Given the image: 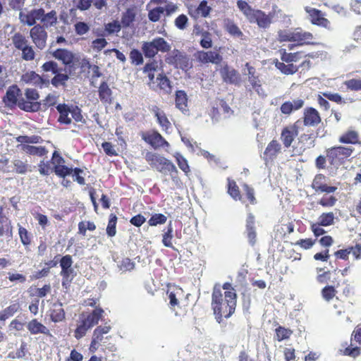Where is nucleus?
Returning <instances> with one entry per match:
<instances>
[{"label": "nucleus", "instance_id": "obj_1", "mask_svg": "<svg viewBox=\"0 0 361 361\" xmlns=\"http://www.w3.org/2000/svg\"><path fill=\"white\" fill-rule=\"evenodd\" d=\"M224 299L221 288L214 286L212 293V308L216 321L220 323L222 317L228 318L235 312L236 307V293L233 291H225Z\"/></svg>", "mask_w": 361, "mask_h": 361}, {"label": "nucleus", "instance_id": "obj_2", "mask_svg": "<svg viewBox=\"0 0 361 361\" xmlns=\"http://www.w3.org/2000/svg\"><path fill=\"white\" fill-rule=\"evenodd\" d=\"M3 102L7 107L13 108L17 106L20 109L27 112H35L40 109L41 102L25 101L22 97V91L16 85L8 87Z\"/></svg>", "mask_w": 361, "mask_h": 361}, {"label": "nucleus", "instance_id": "obj_3", "mask_svg": "<svg viewBox=\"0 0 361 361\" xmlns=\"http://www.w3.org/2000/svg\"><path fill=\"white\" fill-rule=\"evenodd\" d=\"M145 159L152 167L161 173H169L171 176H173V173H178L176 166L171 161L159 154L148 152L146 153Z\"/></svg>", "mask_w": 361, "mask_h": 361}, {"label": "nucleus", "instance_id": "obj_4", "mask_svg": "<svg viewBox=\"0 0 361 361\" xmlns=\"http://www.w3.org/2000/svg\"><path fill=\"white\" fill-rule=\"evenodd\" d=\"M72 257L66 255L61 257L60 266L61 267V276H62V286L67 288L73 279L76 273L72 267Z\"/></svg>", "mask_w": 361, "mask_h": 361}, {"label": "nucleus", "instance_id": "obj_5", "mask_svg": "<svg viewBox=\"0 0 361 361\" xmlns=\"http://www.w3.org/2000/svg\"><path fill=\"white\" fill-rule=\"evenodd\" d=\"M353 152L351 147H334L326 149V158L331 165H334L349 157Z\"/></svg>", "mask_w": 361, "mask_h": 361}, {"label": "nucleus", "instance_id": "obj_6", "mask_svg": "<svg viewBox=\"0 0 361 361\" xmlns=\"http://www.w3.org/2000/svg\"><path fill=\"white\" fill-rule=\"evenodd\" d=\"M165 61L170 65L175 66L181 69L187 68L189 66V58L184 53L178 49H173L167 52Z\"/></svg>", "mask_w": 361, "mask_h": 361}, {"label": "nucleus", "instance_id": "obj_7", "mask_svg": "<svg viewBox=\"0 0 361 361\" xmlns=\"http://www.w3.org/2000/svg\"><path fill=\"white\" fill-rule=\"evenodd\" d=\"M30 35L35 46L42 50L46 47L47 32L41 25L38 24L32 27L30 31Z\"/></svg>", "mask_w": 361, "mask_h": 361}, {"label": "nucleus", "instance_id": "obj_8", "mask_svg": "<svg viewBox=\"0 0 361 361\" xmlns=\"http://www.w3.org/2000/svg\"><path fill=\"white\" fill-rule=\"evenodd\" d=\"M328 178L324 175L319 173L315 176L312 187L316 192L332 193L337 190V187L327 185Z\"/></svg>", "mask_w": 361, "mask_h": 361}, {"label": "nucleus", "instance_id": "obj_9", "mask_svg": "<svg viewBox=\"0 0 361 361\" xmlns=\"http://www.w3.org/2000/svg\"><path fill=\"white\" fill-rule=\"evenodd\" d=\"M21 81L25 84L39 87L40 88L47 86L49 84V80L42 78L35 71H28L23 74Z\"/></svg>", "mask_w": 361, "mask_h": 361}, {"label": "nucleus", "instance_id": "obj_10", "mask_svg": "<svg viewBox=\"0 0 361 361\" xmlns=\"http://www.w3.org/2000/svg\"><path fill=\"white\" fill-rule=\"evenodd\" d=\"M142 138L154 149L169 146V143L157 131L142 133Z\"/></svg>", "mask_w": 361, "mask_h": 361}, {"label": "nucleus", "instance_id": "obj_11", "mask_svg": "<svg viewBox=\"0 0 361 361\" xmlns=\"http://www.w3.org/2000/svg\"><path fill=\"white\" fill-rule=\"evenodd\" d=\"M272 17L271 13L267 15L261 10H255L248 20L251 23H256L261 28H267L271 23Z\"/></svg>", "mask_w": 361, "mask_h": 361}, {"label": "nucleus", "instance_id": "obj_12", "mask_svg": "<svg viewBox=\"0 0 361 361\" xmlns=\"http://www.w3.org/2000/svg\"><path fill=\"white\" fill-rule=\"evenodd\" d=\"M195 57L199 62L202 63L219 64L222 61V56L215 51H200L196 53Z\"/></svg>", "mask_w": 361, "mask_h": 361}, {"label": "nucleus", "instance_id": "obj_13", "mask_svg": "<svg viewBox=\"0 0 361 361\" xmlns=\"http://www.w3.org/2000/svg\"><path fill=\"white\" fill-rule=\"evenodd\" d=\"M220 73L224 82L226 83L235 85L240 84V79L239 73L237 71L228 66L227 64H225L220 69Z\"/></svg>", "mask_w": 361, "mask_h": 361}, {"label": "nucleus", "instance_id": "obj_14", "mask_svg": "<svg viewBox=\"0 0 361 361\" xmlns=\"http://www.w3.org/2000/svg\"><path fill=\"white\" fill-rule=\"evenodd\" d=\"M299 123L300 121H298L294 125L289 126L282 130L281 135V140H282L286 147H289L291 145L295 137L298 135V128Z\"/></svg>", "mask_w": 361, "mask_h": 361}, {"label": "nucleus", "instance_id": "obj_15", "mask_svg": "<svg viewBox=\"0 0 361 361\" xmlns=\"http://www.w3.org/2000/svg\"><path fill=\"white\" fill-rule=\"evenodd\" d=\"M305 11L308 13L310 21L312 24L319 25L324 27H328L330 22L328 19L323 17L322 12L316 8L305 7Z\"/></svg>", "mask_w": 361, "mask_h": 361}, {"label": "nucleus", "instance_id": "obj_16", "mask_svg": "<svg viewBox=\"0 0 361 361\" xmlns=\"http://www.w3.org/2000/svg\"><path fill=\"white\" fill-rule=\"evenodd\" d=\"M245 66L247 69V80L252 86V88L255 90L259 96H265V93L261 87L260 80L258 76L255 75V68L250 66L248 63L245 64Z\"/></svg>", "mask_w": 361, "mask_h": 361}, {"label": "nucleus", "instance_id": "obj_17", "mask_svg": "<svg viewBox=\"0 0 361 361\" xmlns=\"http://www.w3.org/2000/svg\"><path fill=\"white\" fill-rule=\"evenodd\" d=\"M304 125L306 126H315L321 122L319 112L312 107L304 110L303 115Z\"/></svg>", "mask_w": 361, "mask_h": 361}, {"label": "nucleus", "instance_id": "obj_18", "mask_svg": "<svg viewBox=\"0 0 361 361\" xmlns=\"http://www.w3.org/2000/svg\"><path fill=\"white\" fill-rule=\"evenodd\" d=\"M103 313L104 310L99 307L94 309L92 312L89 314H85L82 313L80 316L79 319L92 328L98 324L99 320L102 318Z\"/></svg>", "mask_w": 361, "mask_h": 361}, {"label": "nucleus", "instance_id": "obj_19", "mask_svg": "<svg viewBox=\"0 0 361 361\" xmlns=\"http://www.w3.org/2000/svg\"><path fill=\"white\" fill-rule=\"evenodd\" d=\"M111 329V328L109 325H105L104 326H97L93 332L92 338L90 344V349L97 350L99 347V344L104 339V334H108Z\"/></svg>", "mask_w": 361, "mask_h": 361}, {"label": "nucleus", "instance_id": "obj_20", "mask_svg": "<svg viewBox=\"0 0 361 361\" xmlns=\"http://www.w3.org/2000/svg\"><path fill=\"white\" fill-rule=\"evenodd\" d=\"M51 55L56 59L61 61L64 65L72 64L75 60L74 54L65 49H57L51 53Z\"/></svg>", "mask_w": 361, "mask_h": 361}, {"label": "nucleus", "instance_id": "obj_21", "mask_svg": "<svg viewBox=\"0 0 361 361\" xmlns=\"http://www.w3.org/2000/svg\"><path fill=\"white\" fill-rule=\"evenodd\" d=\"M27 329L31 334H42L51 336L49 329L36 319H32L27 323Z\"/></svg>", "mask_w": 361, "mask_h": 361}, {"label": "nucleus", "instance_id": "obj_22", "mask_svg": "<svg viewBox=\"0 0 361 361\" xmlns=\"http://www.w3.org/2000/svg\"><path fill=\"white\" fill-rule=\"evenodd\" d=\"M246 232L249 243L253 246L256 243V231L255 227V216L249 213L246 219Z\"/></svg>", "mask_w": 361, "mask_h": 361}, {"label": "nucleus", "instance_id": "obj_23", "mask_svg": "<svg viewBox=\"0 0 361 361\" xmlns=\"http://www.w3.org/2000/svg\"><path fill=\"white\" fill-rule=\"evenodd\" d=\"M56 109L59 113L58 121L63 124H71L72 122L70 114H71V106L66 104H59L56 106Z\"/></svg>", "mask_w": 361, "mask_h": 361}, {"label": "nucleus", "instance_id": "obj_24", "mask_svg": "<svg viewBox=\"0 0 361 361\" xmlns=\"http://www.w3.org/2000/svg\"><path fill=\"white\" fill-rule=\"evenodd\" d=\"M294 42L302 45L304 44H311V41L314 39V37L312 33L304 31L300 27H297L294 29Z\"/></svg>", "mask_w": 361, "mask_h": 361}, {"label": "nucleus", "instance_id": "obj_25", "mask_svg": "<svg viewBox=\"0 0 361 361\" xmlns=\"http://www.w3.org/2000/svg\"><path fill=\"white\" fill-rule=\"evenodd\" d=\"M50 319L54 323L62 322L65 319V311L61 302H55L50 310Z\"/></svg>", "mask_w": 361, "mask_h": 361}, {"label": "nucleus", "instance_id": "obj_26", "mask_svg": "<svg viewBox=\"0 0 361 361\" xmlns=\"http://www.w3.org/2000/svg\"><path fill=\"white\" fill-rule=\"evenodd\" d=\"M40 22L42 24L41 26L44 27V29L55 26L57 23L56 11L51 10L50 12L45 13V11L43 9V14Z\"/></svg>", "mask_w": 361, "mask_h": 361}, {"label": "nucleus", "instance_id": "obj_27", "mask_svg": "<svg viewBox=\"0 0 361 361\" xmlns=\"http://www.w3.org/2000/svg\"><path fill=\"white\" fill-rule=\"evenodd\" d=\"M18 147L20 148L26 154L33 156L42 157L48 152L47 149L42 146L20 145H18Z\"/></svg>", "mask_w": 361, "mask_h": 361}, {"label": "nucleus", "instance_id": "obj_28", "mask_svg": "<svg viewBox=\"0 0 361 361\" xmlns=\"http://www.w3.org/2000/svg\"><path fill=\"white\" fill-rule=\"evenodd\" d=\"M99 97L103 104H110L111 103L112 91L107 82L103 81L99 87Z\"/></svg>", "mask_w": 361, "mask_h": 361}, {"label": "nucleus", "instance_id": "obj_29", "mask_svg": "<svg viewBox=\"0 0 361 361\" xmlns=\"http://www.w3.org/2000/svg\"><path fill=\"white\" fill-rule=\"evenodd\" d=\"M304 105V101L301 99H297L291 102H286L281 106V111L283 114H290L293 111H296L302 108Z\"/></svg>", "mask_w": 361, "mask_h": 361}, {"label": "nucleus", "instance_id": "obj_30", "mask_svg": "<svg viewBox=\"0 0 361 361\" xmlns=\"http://www.w3.org/2000/svg\"><path fill=\"white\" fill-rule=\"evenodd\" d=\"M151 42L157 54H158V52L166 53L171 50V44L163 37H157L152 39Z\"/></svg>", "mask_w": 361, "mask_h": 361}, {"label": "nucleus", "instance_id": "obj_31", "mask_svg": "<svg viewBox=\"0 0 361 361\" xmlns=\"http://www.w3.org/2000/svg\"><path fill=\"white\" fill-rule=\"evenodd\" d=\"M281 146L280 143L277 140H274L268 144L264 151V154L269 157L270 159H273L276 158L277 154L281 152Z\"/></svg>", "mask_w": 361, "mask_h": 361}, {"label": "nucleus", "instance_id": "obj_32", "mask_svg": "<svg viewBox=\"0 0 361 361\" xmlns=\"http://www.w3.org/2000/svg\"><path fill=\"white\" fill-rule=\"evenodd\" d=\"M359 141L358 133L353 130H349L339 137V142L345 144H357Z\"/></svg>", "mask_w": 361, "mask_h": 361}, {"label": "nucleus", "instance_id": "obj_33", "mask_svg": "<svg viewBox=\"0 0 361 361\" xmlns=\"http://www.w3.org/2000/svg\"><path fill=\"white\" fill-rule=\"evenodd\" d=\"M15 171L18 174H25L27 171H30V166L26 161L20 159H14L12 161Z\"/></svg>", "mask_w": 361, "mask_h": 361}, {"label": "nucleus", "instance_id": "obj_34", "mask_svg": "<svg viewBox=\"0 0 361 361\" xmlns=\"http://www.w3.org/2000/svg\"><path fill=\"white\" fill-rule=\"evenodd\" d=\"M188 97L185 91L178 90L176 93V106L182 111L186 110Z\"/></svg>", "mask_w": 361, "mask_h": 361}, {"label": "nucleus", "instance_id": "obj_35", "mask_svg": "<svg viewBox=\"0 0 361 361\" xmlns=\"http://www.w3.org/2000/svg\"><path fill=\"white\" fill-rule=\"evenodd\" d=\"M115 262L117 263L118 269L122 272L130 271L135 269V262H132L128 257H125L118 261L115 259Z\"/></svg>", "mask_w": 361, "mask_h": 361}, {"label": "nucleus", "instance_id": "obj_36", "mask_svg": "<svg viewBox=\"0 0 361 361\" xmlns=\"http://www.w3.org/2000/svg\"><path fill=\"white\" fill-rule=\"evenodd\" d=\"M276 67L283 74L293 75L298 71V68L293 63L285 64L283 62L276 61Z\"/></svg>", "mask_w": 361, "mask_h": 361}, {"label": "nucleus", "instance_id": "obj_37", "mask_svg": "<svg viewBox=\"0 0 361 361\" xmlns=\"http://www.w3.org/2000/svg\"><path fill=\"white\" fill-rule=\"evenodd\" d=\"M157 81L160 89L165 93L169 94L171 92L172 86L169 79L166 75L159 74L157 77Z\"/></svg>", "mask_w": 361, "mask_h": 361}, {"label": "nucleus", "instance_id": "obj_38", "mask_svg": "<svg viewBox=\"0 0 361 361\" xmlns=\"http://www.w3.org/2000/svg\"><path fill=\"white\" fill-rule=\"evenodd\" d=\"M20 309L18 303H13L5 308L3 311L0 312V320L5 321L8 318L12 317Z\"/></svg>", "mask_w": 361, "mask_h": 361}, {"label": "nucleus", "instance_id": "obj_39", "mask_svg": "<svg viewBox=\"0 0 361 361\" xmlns=\"http://www.w3.org/2000/svg\"><path fill=\"white\" fill-rule=\"evenodd\" d=\"M11 40L13 46L18 50H21L28 43L26 37L20 32L15 33L11 37Z\"/></svg>", "mask_w": 361, "mask_h": 361}, {"label": "nucleus", "instance_id": "obj_40", "mask_svg": "<svg viewBox=\"0 0 361 361\" xmlns=\"http://www.w3.org/2000/svg\"><path fill=\"white\" fill-rule=\"evenodd\" d=\"M224 25L226 31L231 35L237 37L243 36V32L233 21L229 19L224 20Z\"/></svg>", "mask_w": 361, "mask_h": 361}, {"label": "nucleus", "instance_id": "obj_41", "mask_svg": "<svg viewBox=\"0 0 361 361\" xmlns=\"http://www.w3.org/2000/svg\"><path fill=\"white\" fill-rule=\"evenodd\" d=\"M135 13L132 8H128L122 15L121 23L123 27H128L135 20Z\"/></svg>", "mask_w": 361, "mask_h": 361}, {"label": "nucleus", "instance_id": "obj_42", "mask_svg": "<svg viewBox=\"0 0 361 361\" xmlns=\"http://www.w3.org/2000/svg\"><path fill=\"white\" fill-rule=\"evenodd\" d=\"M172 238H173V227H172V222L170 221L167 228L166 231L163 234V238H162V243L164 246L167 247H171L173 248V244H172Z\"/></svg>", "mask_w": 361, "mask_h": 361}, {"label": "nucleus", "instance_id": "obj_43", "mask_svg": "<svg viewBox=\"0 0 361 361\" xmlns=\"http://www.w3.org/2000/svg\"><path fill=\"white\" fill-rule=\"evenodd\" d=\"M54 75V77L51 80V85L56 87L59 85L65 86L66 81L69 79L68 75L67 73H59V71Z\"/></svg>", "mask_w": 361, "mask_h": 361}, {"label": "nucleus", "instance_id": "obj_44", "mask_svg": "<svg viewBox=\"0 0 361 361\" xmlns=\"http://www.w3.org/2000/svg\"><path fill=\"white\" fill-rule=\"evenodd\" d=\"M142 51L146 58H154L157 54L156 53L154 47L151 42H143L142 44Z\"/></svg>", "mask_w": 361, "mask_h": 361}, {"label": "nucleus", "instance_id": "obj_45", "mask_svg": "<svg viewBox=\"0 0 361 361\" xmlns=\"http://www.w3.org/2000/svg\"><path fill=\"white\" fill-rule=\"evenodd\" d=\"M53 171L59 177L65 178L72 173L73 169L65 165H55L53 167Z\"/></svg>", "mask_w": 361, "mask_h": 361}, {"label": "nucleus", "instance_id": "obj_46", "mask_svg": "<svg viewBox=\"0 0 361 361\" xmlns=\"http://www.w3.org/2000/svg\"><path fill=\"white\" fill-rule=\"evenodd\" d=\"M91 327L84 323L82 320L79 319L78 324L75 330L74 336L77 339H80L85 336L87 331L90 330Z\"/></svg>", "mask_w": 361, "mask_h": 361}, {"label": "nucleus", "instance_id": "obj_47", "mask_svg": "<svg viewBox=\"0 0 361 361\" xmlns=\"http://www.w3.org/2000/svg\"><path fill=\"white\" fill-rule=\"evenodd\" d=\"M334 214L333 212L323 213L318 218V223L322 226H331L334 224Z\"/></svg>", "mask_w": 361, "mask_h": 361}, {"label": "nucleus", "instance_id": "obj_48", "mask_svg": "<svg viewBox=\"0 0 361 361\" xmlns=\"http://www.w3.org/2000/svg\"><path fill=\"white\" fill-rule=\"evenodd\" d=\"M164 13V8L157 6L148 13V18L151 22L156 23L159 20L161 16Z\"/></svg>", "mask_w": 361, "mask_h": 361}, {"label": "nucleus", "instance_id": "obj_49", "mask_svg": "<svg viewBox=\"0 0 361 361\" xmlns=\"http://www.w3.org/2000/svg\"><path fill=\"white\" fill-rule=\"evenodd\" d=\"M238 8L245 16L247 20L250 18L255 9L251 8V6L244 1H238L237 3Z\"/></svg>", "mask_w": 361, "mask_h": 361}, {"label": "nucleus", "instance_id": "obj_50", "mask_svg": "<svg viewBox=\"0 0 361 361\" xmlns=\"http://www.w3.org/2000/svg\"><path fill=\"white\" fill-rule=\"evenodd\" d=\"M117 223V217L115 214H111L109 223L106 227V233L109 236L113 237L116 233V226Z\"/></svg>", "mask_w": 361, "mask_h": 361}, {"label": "nucleus", "instance_id": "obj_51", "mask_svg": "<svg viewBox=\"0 0 361 361\" xmlns=\"http://www.w3.org/2000/svg\"><path fill=\"white\" fill-rule=\"evenodd\" d=\"M130 59L133 64L136 66L141 65L143 63L142 53L137 49H133L130 52Z\"/></svg>", "mask_w": 361, "mask_h": 361}, {"label": "nucleus", "instance_id": "obj_52", "mask_svg": "<svg viewBox=\"0 0 361 361\" xmlns=\"http://www.w3.org/2000/svg\"><path fill=\"white\" fill-rule=\"evenodd\" d=\"M176 162L179 168L185 173L188 174L190 172V167L188 164L186 159L182 156L180 153H176L174 155Z\"/></svg>", "mask_w": 361, "mask_h": 361}, {"label": "nucleus", "instance_id": "obj_53", "mask_svg": "<svg viewBox=\"0 0 361 361\" xmlns=\"http://www.w3.org/2000/svg\"><path fill=\"white\" fill-rule=\"evenodd\" d=\"M22 55L21 57L25 61H32L35 57V52L34 51L33 47L28 44L23 47L21 50Z\"/></svg>", "mask_w": 361, "mask_h": 361}, {"label": "nucleus", "instance_id": "obj_54", "mask_svg": "<svg viewBox=\"0 0 361 361\" xmlns=\"http://www.w3.org/2000/svg\"><path fill=\"white\" fill-rule=\"evenodd\" d=\"M343 84L349 90L361 91V79H350L345 80Z\"/></svg>", "mask_w": 361, "mask_h": 361}, {"label": "nucleus", "instance_id": "obj_55", "mask_svg": "<svg viewBox=\"0 0 361 361\" xmlns=\"http://www.w3.org/2000/svg\"><path fill=\"white\" fill-rule=\"evenodd\" d=\"M155 116L157 118L159 124L161 126L163 130H167L171 126V123L169 121L164 113L163 111H157L155 113Z\"/></svg>", "mask_w": 361, "mask_h": 361}, {"label": "nucleus", "instance_id": "obj_56", "mask_svg": "<svg viewBox=\"0 0 361 361\" xmlns=\"http://www.w3.org/2000/svg\"><path fill=\"white\" fill-rule=\"evenodd\" d=\"M211 11L212 8L207 5V1H202L196 8L197 13L203 18H207Z\"/></svg>", "mask_w": 361, "mask_h": 361}, {"label": "nucleus", "instance_id": "obj_57", "mask_svg": "<svg viewBox=\"0 0 361 361\" xmlns=\"http://www.w3.org/2000/svg\"><path fill=\"white\" fill-rule=\"evenodd\" d=\"M167 217L162 214H155L151 216L148 221V224L152 226L166 223Z\"/></svg>", "mask_w": 361, "mask_h": 361}, {"label": "nucleus", "instance_id": "obj_58", "mask_svg": "<svg viewBox=\"0 0 361 361\" xmlns=\"http://www.w3.org/2000/svg\"><path fill=\"white\" fill-rule=\"evenodd\" d=\"M228 192L229 195L234 199L238 200L240 199V191L238 190V187L237 186L234 180H228Z\"/></svg>", "mask_w": 361, "mask_h": 361}, {"label": "nucleus", "instance_id": "obj_59", "mask_svg": "<svg viewBox=\"0 0 361 361\" xmlns=\"http://www.w3.org/2000/svg\"><path fill=\"white\" fill-rule=\"evenodd\" d=\"M42 69L44 72H51L52 74H56L59 71L57 63L54 61L45 62L42 66Z\"/></svg>", "mask_w": 361, "mask_h": 361}, {"label": "nucleus", "instance_id": "obj_60", "mask_svg": "<svg viewBox=\"0 0 361 361\" xmlns=\"http://www.w3.org/2000/svg\"><path fill=\"white\" fill-rule=\"evenodd\" d=\"M279 38L281 42H294V30H285L279 31Z\"/></svg>", "mask_w": 361, "mask_h": 361}, {"label": "nucleus", "instance_id": "obj_61", "mask_svg": "<svg viewBox=\"0 0 361 361\" xmlns=\"http://www.w3.org/2000/svg\"><path fill=\"white\" fill-rule=\"evenodd\" d=\"M336 291L332 286H325L322 290L323 298L326 301H330L336 295Z\"/></svg>", "mask_w": 361, "mask_h": 361}, {"label": "nucleus", "instance_id": "obj_62", "mask_svg": "<svg viewBox=\"0 0 361 361\" xmlns=\"http://www.w3.org/2000/svg\"><path fill=\"white\" fill-rule=\"evenodd\" d=\"M200 43L201 47L204 49L211 48L212 47L211 34L207 31H203L202 32V39Z\"/></svg>", "mask_w": 361, "mask_h": 361}, {"label": "nucleus", "instance_id": "obj_63", "mask_svg": "<svg viewBox=\"0 0 361 361\" xmlns=\"http://www.w3.org/2000/svg\"><path fill=\"white\" fill-rule=\"evenodd\" d=\"M19 20L21 23L27 25L28 26L34 27L35 25H36L34 19L32 18V16H30L29 12L24 13L23 11H20L19 13Z\"/></svg>", "mask_w": 361, "mask_h": 361}, {"label": "nucleus", "instance_id": "obj_64", "mask_svg": "<svg viewBox=\"0 0 361 361\" xmlns=\"http://www.w3.org/2000/svg\"><path fill=\"white\" fill-rule=\"evenodd\" d=\"M39 172L42 176H48L53 171L51 168L49 161L42 160L38 164Z\"/></svg>", "mask_w": 361, "mask_h": 361}]
</instances>
